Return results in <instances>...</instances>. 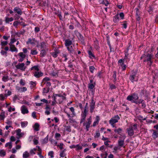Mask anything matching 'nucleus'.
Listing matches in <instances>:
<instances>
[{"label": "nucleus", "mask_w": 158, "mask_h": 158, "mask_svg": "<svg viewBox=\"0 0 158 158\" xmlns=\"http://www.w3.org/2000/svg\"><path fill=\"white\" fill-rule=\"evenodd\" d=\"M78 37L79 40L81 41V44L85 45V43L84 37L80 33H78Z\"/></svg>", "instance_id": "obj_9"}, {"label": "nucleus", "mask_w": 158, "mask_h": 158, "mask_svg": "<svg viewBox=\"0 0 158 158\" xmlns=\"http://www.w3.org/2000/svg\"><path fill=\"white\" fill-rule=\"evenodd\" d=\"M146 118H147L146 117L143 118V116L141 115H139L138 117V119L139 120H145L146 119Z\"/></svg>", "instance_id": "obj_48"}, {"label": "nucleus", "mask_w": 158, "mask_h": 158, "mask_svg": "<svg viewBox=\"0 0 158 158\" xmlns=\"http://www.w3.org/2000/svg\"><path fill=\"white\" fill-rule=\"evenodd\" d=\"M20 90L21 92H25L27 90V89L26 87H23V88H21Z\"/></svg>", "instance_id": "obj_62"}, {"label": "nucleus", "mask_w": 158, "mask_h": 158, "mask_svg": "<svg viewBox=\"0 0 158 158\" xmlns=\"http://www.w3.org/2000/svg\"><path fill=\"white\" fill-rule=\"evenodd\" d=\"M142 109H144L146 107V105L145 101L143 100L141 103V105L139 106Z\"/></svg>", "instance_id": "obj_30"}, {"label": "nucleus", "mask_w": 158, "mask_h": 158, "mask_svg": "<svg viewBox=\"0 0 158 158\" xmlns=\"http://www.w3.org/2000/svg\"><path fill=\"white\" fill-rule=\"evenodd\" d=\"M122 131V129L120 128H119L118 129H115L114 130L115 132H117L118 134L120 135V133H121Z\"/></svg>", "instance_id": "obj_35"}, {"label": "nucleus", "mask_w": 158, "mask_h": 158, "mask_svg": "<svg viewBox=\"0 0 158 158\" xmlns=\"http://www.w3.org/2000/svg\"><path fill=\"white\" fill-rule=\"evenodd\" d=\"M139 98L138 94L135 93H134L132 94L131 95H128L127 98V99L128 101H130L131 102L133 103L132 101H136L138 100Z\"/></svg>", "instance_id": "obj_2"}, {"label": "nucleus", "mask_w": 158, "mask_h": 158, "mask_svg": "<svg viewBox=\"0 0 158 158\" xmlns=\"http://www.w3.org/2000/svg\"><path fill=\"white\" fill-rule=\"evenodd\" d=\"M29 155L28 152H26L24 153L23 154V157L24 158H27L29 157Z\"/></svg>", "instance_id": "obj_39"}, {"label": "nucleus", "mask_w": 158, "mask_h": 158, "mask_svg": "<svg viewBox=\"0 0 158 158\" xmlns=\"http://www.w3.org/2000/svg\"><path fill=\"white\" fill-rule=\"evenodd\" d=\"M135 16L136 19L137 21H138V23H140V15Z\"/></svg>", "instance_id": "obj_57"}, {"label": "nucleus", "mask_w": 158, "mask_h": 158, "mask_svg": "<svg viewBox=\"0 0 158 158\" xmlns=\"http://www.w3.org/2000/svg\"><path fill=\"white\" fill-rule=\"evenodd\" d=\"M50 80V78L48 77H46L44 78L42 81L43 82H48V81Z\"/></svg>", "instance_id": "obj_54"}, {"label": "nucleus", "mask_w": 158, "mask_h": 158, "mask_svg": "<svg viewBox=\"0 0 158 158\" xmlns=\"http://www.w3.org/2000/svg\"><path fill=\"white\" fill-rule=\"evenodd\" d=\"M13 10L15 13L19 15H21L23 13L22 10L18 6L15 7Z\"/></svg>", "instance_id": "obj_8"}, {"label": "nucleus", "mask_w": 158, "mask_h": 158, "mask_svg": "<svg viewBox=\"0 0 158 158\" xmlns=\"http://www.w3.org/2000/svg\"><path fill=\"white\" fill-rule=\"evenodd\" d=\"M153 131V133L152 134V136L153 138L156 139L158 137V133L155 130Z\"/></svg>", "instance_id": "obj_27"}, {"label": "nucleus", "mask_w": 158, "mask_h": 158, "mask_svg": "<svg viewBox=\"0 0 158 158\" xmlns=\"http://www.w3.org/2000/svg\"><path fill=\"white\" fill-rule=\"evenodd\" d=\"M95 102L94 101V97H92L91 98V102H90V111L91 113H92L93 112L95 108Z\"/></svg>", "instance_id": "obj_6"}, {"label": "nucleus", "mask_w": 158, "mask_h": 158, "mask_svg": "<svg viewBox=\"0 0 158 158\" xmlns=\"http://www.w3.org/2000/svg\"><path fill=\"white\" fill-rule=\"evenodd\" d=\"M87 122H86V123L84 122L83 123V126H85V129H86L87 131H89V128L90 127V125L91 123V117L90 116L87 119Z\"/></svg>", "instance_id": "obj_4"}, {"label": "nucleus", "mask_w": 158, "mask_h": 158, "mask_svg": "<svg viewBox=\"0 0 158 158\" xmlns=\"http://www.w3.org/2000/svg\"><path fill=\"white\" fill-rule=\"evenodd\" d=\"M0 53L2 55L6 57L7 56V52L6 51H5L3 50H1Z\"/></svg>", "instance_id": "obj_36"}, {"label": "nucleus", "mask_w": 158, "mask_h": 158, "mask_svg": "<svg viewBox=\"0 0 158 158\" xmlns=\"http://www.w3.org/2000/svg\"><path fill=\"white\" fill-rule=\"evenodd\" d=\"M100 136V133L99 131L98 130L96 131V133L95 134L94 137L95 138H98Z\"/></svg>", "instance_id": "obj_37"}, {"label": "nucleus", "mask_w": 158, "mask_h": 158, "mask_svg": "<svg viewBox=\"0 0 158 158\" xmlns=\"http://www.w3.org/2000/svg\"><path fill=\"white\" fill-rule=\"evenodd\" d=\"M64 112L66 113L68 116V117L69 118V119L70 120H71V117L70 116V115L66 111H65V110H64ZM72 117L73 118L74 117V116H75L76 115V113L75 112H72Z\"/></svg>", "instance_id": "obj_17"}, {"label": "nucleus", "mask_w": 158, "mask_h": 158, "mask_svg": "<svg viewBox=\"0 0 158 158\" xmlns=\"http://www.w3.org/2000/svg\"><path fill=\"white\" fill-rule=\"evenodd\" d=\"M95 85V83H94V84H89L88 85V87L89 88L92 89L94 88Z\"/></svg>", "instance_id": "obj_33"}, {"label": "nucleus", "mask_w": 158, "mask_h": 158, "mask_svg": "<svg viewBox=\"0 0 158 158\" xmlns=\"http://www.w3.org/2000/svg\"><path fill=\"white\" fill-rule=\"evenodd\" d=\"M54 154V152L52 151L49 152L48 153V155L50 156L51 158H53L54 157L53 155Z\"/></svg>", "instance_id": "obj_55"}, {"label": "nucleus", "mask_w": 158, "mask_h": 158, "mask_svg": "<svg viewBox=\"0 0 158 158\" xmlns=\"http://www.w3.org/2000/svg\"><path fill=\"white\" fill-rule=\"evenodd\" d=\"M40 125L37 123H35L34 127V130L36 131H38L39 130Z\"/></svg>", "instance_id": "obj_23"}, {"label": "nucleus", "mask_w": 158, "mask_h": 158, "mask_svg": "<svg viewBox=\"0 0 158 158\" xmlns=\"http://www.w3.org/2000/svg\"><path fill=\"white\" fill-rule=\"evenodd\" d=\"M21 112L23 114L28 113V110L26 106L24 105L23 106L21 107Z\"/></svg>", "instance_id": "obj_12"}, {"label": "nucleus", "mask_w": 158, "mask_h": 158, "mask_svg": "<svg viewBox=\"0 0 158 158\" xmlns=\"http://www.w3.org/2000/svg\"><path fill=\"white\" fill-rule=\"evenodd\" d=\"M128 135L130 136H132L134 134V132L132 127H130L127 129Z\"/></svg>", "instance_id": "obj_11"}, {"label": "nucleus", "mask_w": 158, "mask_h": 158, "mask_svg": "<svg viewBox=\"0 0 158 158\" xmlns=\"http://www.w3.org/2000/svg\"><path fill=\"white\" fill-rule=\"evenodd\" d=\"M135 76H134V75H131L129 77V79L132 82H133L135 81Z\"/></svg>", "instance_id": "obj_41"}, {"label": "nucleus", "mask_w": 158, "mask_h": 158, "mask_svg": "<svg viewBox=\"0 0 158 158\" xmlns=\"http://www.w3.org/2000/svg\"><path fill=\"white\" fill-rule=\"evenodd\" d=\"M135 10L136 11L135 16L140 15V12L139 9L138 8H136Z\"/></svg>", "instance_id": "obj_46"}, {"label": "nucleus", "mask_w": 158, "mask_h": 158, "mask_svg": "<svg viewBox=\"0 0 158 158\" xmlns=\"http://www.w3.org/2000/svg\"><path fill=\"white\" fill-rule=\"evenodd\" d=\"M18 55H19L21 58H25L26 57V55L24 54L22 52L19 53L18 54Z\"/></svg>", "instance_id": "obj_44"}, {"label": "nucleus", "mask_w": 158, "mask_h": 158, "mask_svg": "<svg viewBox=\"0 0 158 158\" xmlns=\"http://www.w3.org/2000/svg\"><path fill=\"white\" fill-rule=\"evenodd\" d=\"M60 136L61 135L60 134L58 133H56L55 135V138L57 140H59V138H60Z\"/></svg>", "instance_id": "obj_53"}, {"label": "nucleus", "mask_w": 158, "mask_h": 158, "mask_svg": "<svg viewBox=\"0 0 158 158\" xmlns=\"http://www.w3.org/2000/svg\"><path fill=\"white\" fill-rule=\"evenodd\" d=\"M33 141L34 144L35 145H37L38 143V140L36 139H34Z\"/></svg>", "instance_id": "obj_64"}, {"label": "nucleus", "mask_w": 158, "mask_h": 158, "mask_svg": "<svg viewBox=\"0 0 158 158\" xmlns=\"http://www.w3.org/2000/svg\"><path fill=\"white\" fill-rule=\"evenodd\" d=\"M124 60L122 59H120L118 60V63H121L120 64L121 66H122L123 65V64H124Z\"/></svg>", "instance_id": "obj_56"}, {"label": "nucleus", "mask_w": 158, "mask_h": 158, "mask_svg": "<svg viewBox=\"0 0 158 158\" xmlns=\"http://www.w3.org/2000/svg\"><path fill=\"white\" fill-rule=\"evenodd\" d=\"M35 41V38H33L32 39L31 38H29L28 39V40L26 42V43L27 44L30 43L31 44H35V42L34 41Z\"/></svg>", "instance_id": "obj_21"}, {"label": "nucleus", "mask_w": 158, "mask_h": 158, "mask_svg": "<svg viewBox=\"0 0 158 158\" xmlns=\"http://www.w3.org/2000/svg\"><path fill=\"white\" fill-rule=\"evenodd\" d=\"M74 65L73 64L72 62H70L68 63V67L69 68L73 69V67Z\"/></svg>", "instance_id": "obj_45"}, {"label": "nucleus", "mask_w": 158, "mask_h": 158, "mask_svg": "<svg viewBox=\"0 0 158 158\" xmlns=\"http://www.w3.org/2000/svg\"><path fill=\"white\" fill-rule=\"evenodd\" d=\"M119 17L118 15V14L116 15L114 17L113 19V21L114 23H117L118 22L119 20Z\"/></svg>", "instance_id": "obj_22"}, {"label": "nucleus", "mask_w": 158, "mask_h": 158, "mask_svg": "<svg viewBox=\"0 0 158 158\" xmlns=\"http://www.w3.org/2000/svg\"><path fill=\"white\" fill-rule=\"evenodd\" d=\"M48 50L47 49H41L40 51V56L41 57H44L45 55H46L47 54V52L48 51Z\"/></svg>", "instance_id": "obj_15"}, {"label": "nucleus", "mask_w": 158, "mask_h": 158, "mask_svg": "<svg viewBox=\"0 0 158 158\" xmlns=\"http://www.w3.org/2000/svg\"><path fill=\"white\" fill-rule=\"evenodd\" d=\"M49 90V88H45L43 89V92L44 93H47Z\"/></svg>", "instance_id": "obj_47"}, {"label": "nucleus", "mask_w": 158, "mask_h": 158, "mask_svg": "<svg viewBox=\"0 0 158 158\" xmlns=\"http://www.w3.org/2000/svg\"><path fill=\"white\" fill-rule=\"evenodd\" d=\"M8 42L7 41H1V45L2 46H5L7 45Z\"/></svg>", "instance_id": "obj_42"}, {"label": "nucleus", "mask_w": 158, "mask_h": 158, "mask_svg": "<svg viewBox=\"0 0 158 158\" xmlns=\"http://www.w3.org/2000/svg\"><path fill=\"white\" fill-rule=\"evenodd\" d=\"M55 14L58 16L60 20H62V16L61 15V13L59 10L55 12Z\"/></svg>", "instance_id": "obj_31"}, {"label": "nucleus", "mask_w": 158, "mask_h": 158, "mask_svg": "<svg viewBox=\"0 0 158 158\" xmlns=\"http://www.w3.org/2000/svg\"><path fill=\"white\" fill-rule=\"evenodd\" d=\"M132 127L133 130H136L137 128V124L136 123Z\"/></svg>", "instance_id": "obj_63"}, {"label": "nucleus", "mask_w": 158, "mask_h": 158, "mask_svg": "<svg viewBox=\"0 0 158 158\" xmlns=\"http://www.w3.org/2000/svg\"><path fill=\"white\" fill-rule=\"evenodd\" d=\"M153 55L152 54L148 53L147 54H143L140 57V60H142L144 59L143 61V62H148V65L151 67L152 65L153 60Z\"/></svg>", "instance_id": "obj_1"}, {"label": "nucleus", "mask_w": 158, "mask_h": 158, "mask_svg": "<svg viewBox=\"0 0 158 158\" xmlns=\"http://www.w3.org/2000/svg\"><path fill=\"white\" fill-rule=\"evenodd\" d=\"M88 54L89 56V57L90 58H92L93 57L94 58H95V56L92 53L91 51L90 50L88 51Z\"/></svg>", "instance_id": "obj_24"}, {"label": "nucleus", "mask_w": 158, "mask_h": 158, "mask_svg": "<svg viewBox=\"0 0 158 158\" xmlns=\"http://www.w3.org/2000/svg\"><path fill=\"white\" fill-rule=\"evenodd\" d=\"M17 135H18L19 137H21L24 135V134L21 132V130L20 129H18L16 131Z\"/></svg>", "instance_id": "obj_19"}, {"label": "nucleus", "mask_w": 158, "mask_h": 158, "mask_svg": "<svg viewBox=\"0 0 158 158\" xmlns=\"http://www.w3.org/2000/svg\"><path fill=\"white\" fill-rule=\"evenodd\" d=\"M120 117L118 115H116L111 118L109 121V123L113 127H114V124L117 123Z\"/></svg>", "instance_id": "obj_3"}, {"label": "nucleus", "mask_w": 158, "mask_h": 158, "mask_svg": "<svg viewBox=\"0 0 158 158\" xmlns=\"http://www.w3.org/2000/svg\"><path fill=\"white\" fill-rule=\"evenodd\" d=\"M127 22L126 21H124L123 22V23H124L123 24H122V25L123 26V27L125 29H126L127 27Z\"/></svg>", "instance_id": "obj_59"}, {"label": "nucleus", "mask_w": 158, "mask_h": 158, "mask_svg": "<svg viewBox=\"0 0 158 158\" xmlns=\"http://www.w3.org/2000/svg\"><path fill=\"white\" fill-rule=\"evenodd\" d=\"M5 118V112L2 110V112L0 114V121L3 120Z\"/></svg>", "instance_id": "obj_20"}, {"label": "nucleus", "mask_w": 158, "mask_h": 158, "mask_svg": "<svg viewBox=\"0 0 158 158\" xmlns=\"http://www.w3.org/2000/svg\"><path fill=\"white\" fill-rule=\"evenodd\" d=\"M138 101H132L133 103H135L137 105H139L140 104H141L143 99H138Z\"/></svg>", "instance_id": "obj_28"}, {"label": "nucleus", "mask_w": 158, "mask_h": 158, "mask_svg": "<svg viewBox=\"0 0 158 158\" xmlns=\"http://www.w3.org/2000/svg\"><path fill=\"white\" fill-rule=\"evenodd\" d=\"M94 42V48L96 50L99 49L100 48V47L99 46V41L96 39Z\"/></svg>", "instance_id": "obj_14"}, {"label": "nucleus", "mask_w": 158, "mask_h": 158, "mask_svg": "<svg viewBox=\"0 0 158 158\" xmlns=\"http://www.w3.org/2000/svg\"><path fill=\"white\" fill-rule=\"evenodd\" d=\"M6 155V152L4 150H0V156L3 157Z\"/></svg>", "instance_id": "obj_29"}, {"label": "nucleus", "mask_w": 158, "mask_h": 158, "mask_svg": "<svg viewBox=\"0 0 158 158\" xmlns=\"http://www.w3.org/2000/svg\"><path fill=\"white\" fill-rule=\"evenodd\" d=\"M63 145H64V144H63V143H60V144L58 145L57 147H59L60 148L61 150H62L63 148Z\"/></svg>", "instance_id": "obj_61"}, {"label": "nucleus", "mask_w": 158, "mask_h": 158, "mask_svg": "<svg viewBox=\"0 0 158 158\" xmlns=\"http://www.w3.org/2000/svg\"><path fill=\"white\" fill-rule=\"evenodd\" d=\"M124 140H122L121 139H119L118 141V146L120 147H125V146H123L124 144Z\"/></svg>", "instance_id": "obj_18"}, {"label": "nucleus", "mask_w": 158, "mask_h": 158, "mask_svg": "<svg viewBox=\"0 0 158 158\" xmlns=\"http://www.w3.org/2000/svg\"><path fill=\"white\" fill-rule=\"evenodd\" d=\"M32 73L34 74V76L37 78H39L43 75V73L41 71H33Z\"/></svg>", "instance_id": "obj_10"}, {"label": "nucleus", "mask_w": 158, "mask_h": 158, "mask_svg": "<svg viewBox=\"0 0 158 158\" xmlns=\"http://www.w3.org/2000/svg\"><path fill=\"white\" fill-rule=\"evenodd\" d=\"M40 46L41 47V49H47L46 48V45L45 44V42H43L40 43Z\"/></svg>", "instance_id": "obj_25"}, {"label": "nucleus", "mask_w": 158, "mask_h": 158, "mask_svg": "<svg viewBox=\"0 0 158 158\" xmlns=\"http://www.w3.org/2000/svg\"><path fill=\"white\" fill-rule=\"evenodd\" d=\"M67 49L68 51L70 53L73 54L76 56L77 55V52L76 51V48L74 47V45H73L70 46L67 48Z\"/></svg>", "instance_id": "obj_5"}, {"label": "nucleus", "mask_w": 158, "mask_h": 158, "mask_svg": "<svg viewBox=\"0 0 158 158\" xmlns=\"http://www.w3.org/2000/svg\"><path fill=\"white\" fill-rule=\"evenodd\" d=\"M10 45V50L12 52H18L17 49L15 48V46L14 45L9 44Z\"/></svg>", "instance_id": "obj_13"}, {"label": "nucleus", "mask_w": 158, "mask_h": 158, "mask_svg": "<svg viewBox=\"0 0 158 158\" xmlns=\"http://www.w3.org/2000/svg\"><path fill=\"white\" fill-rule=\"evenodd\" d=\"M66 130L69 132H70L71 131V127L70 126H68L65 127Z\"/></svg>", "instance_id": "obj_52"}, {"label": "nucleus", "mask_w": 158, "mask_h": 158, "mask_svg": "<svg viewBox=\"0 0 158 158\" xmlns=\"http://www.w3.org/2000/svg\"><path fill=\"white\" fill-rule=\"evenodd\" d=\"M15 67L17 69H20L22 71H25L26 68L24 63H19L18 64L15 65Z\"/></svg>", "instance_id": "obj_7"}, {"label": "nucleus", "mask_w": 158, "mask_h": 158, "mask_svg": "<svg viewBox=\"0 0 158 158\" xmlns=\"http://www.w3.org/2000/svg\"><path fill=\"white\" fill-rule=\"evenodd\" d=\"M5 18V21L6 23H8L9 22H11L13 20V19L12 17L10 18L6 17Z\"/></svg>", "instance_id": "obj_26"}, {"label": "nucleus", "mask_w": 158, "mask_h": 158, "mask_svg": "<svg viewBox=\"0 0 158 158\" xmlns=\"http://www.w3.org/2000/svg\"><path fill=\"white\" fill-rule=\"evenodd\" d=\"M48 135L44 139H43L42 141V143L43 144L46 143L48 142Z\"/></svg>", "instance_id": "obj_34"}, {"label": "nucleus", "mask_w": 158, "mask_h": 158, "mask_svg": "<svg viewBox=\"0 0 158 158\" xmlns=\"http://www.w3.org/2000/svg\"><path fill=\"white\" fill-rule=\"evenodd\" d=\"M72 44V41L69 39H67L65 41V45L67 48L71 45Z\"/></svg>", "instance_id": "obj_16"}, {"label": "nucleus", "mask_w": 158, "mask_h": 158, "mask_svg": "<svg viewBox=\"0 0 158 158\" xmlns=\"http://www.w3.org/2000/svg\"><path fill=\"white\" fill-rule=\"evenodd\" d=\"M95 69V67L94 66H90L89 67V70L90 72L93 73L94 70Z\"/></svg>", "instance_id": "obj_50"}, {"label": "nucleus", "mask_w": 158, "mask_h": 158, "mask_svg": "<svg viewBox=\"0 0 158 158\" xmlns=\"http://www.w3.org/2000/svg\"><path fill=\"white\" fill-rule=\"evenodd\" d=\"M65 150L66 149H64L61 151L60 154V157H64L66 155L64 153V152Z\"/></svg>", "instance_id": "obj_32"}, {"label": "nucleus", "mask_w": 158, "mask_h": 158, "mask_svg": "<svg viewBox=\"0 0 158 158\" xmlns=\"http://www.w3.org/2000/svg\"><path fill=\"white\" fill-rule=\"evenodd\" d=\"M88 111L84 110L82 114V117H85L86 118L87 114H88Z\"/></svg>", "instance_id": "obj_43"}, {"label": "nucleus", "mask_w": 158, "mask_h": 158, "mask_svg": "<svg viewBox=\"0 0 158 158\" xmlns=\"http://www.w3.org/2000/svg\"><path fill=\"white\" fill-rule=\"evenodd\" d=\"M8 77L7 76H3L2 78V80L4 82H6L8 80Z\"/></svg>", "instance_id": "obj_58"}, {"label": "nucleus", "mask_w": 158, "mask_h": 158, "mask_svg": "<svg viewBox=\"0 0 158 158\" xmlns=\"http://www.w3.org/2000/svg\"><path fill=\"white\" fill-rule=\"evenodd\" d=\"M112 77L114 79V81H116V72L115 71L113 72V74Z\"/></svg>", "instance_id": "obj_51"}, {"label": "nucleus", "mask_w": 158, "mask_h": 158, "mask_svg": "<svg viewBox=\"0 0 158 158\" xmlns=\"http://www.w3.org/2000/svg\"><path fill=\"white\" fill-rule=\"evenodd\" d=\"M27 122H21V126L23 128L25 127L27 124Z\"/></svg>", "instance_id": "obj_40"}, {"label": "nucleus", "mask_w": 158, "mask_h": 158, "mask_svg": "<svg viewBox=\"0 0 158 158\" xmlns=\"http://www.w3.org/2000/svg\"><path fill=\"white\" fill-rule=\"evenodd\" d=\"M31 53L32 55H35L38 53V52L36 50H31Z\"/></svg>", "instance_id": "obj_49"}, {"label": "nucleus", "mask_w": 158, "mask_h": 158, "mask_svg": "<svg viewBox=\"0 0 158 158\" xmlns=\"http://www.w3.org/2000/svg\"><path fill=\"white\" fill-rule=\"evenodd\" d=\"M31 70H33V69H35L36 70V71H39V69L38 68V65L34 66L32 67L31 68Z\"/></svg>", "instance_id": "obj_38"}, {"label": "nucleus", "mask_w": 158, "mask_h": 158, "mask_svg": "<svg viewBox=\"0 0 158 158\" xmlns=\"http://www.w3.org/2000/svg\"><path fill=\"white\" fill-rule=\"evenodd\" d=\"M34 31L35 33H37L40 31V28L39 27H36L35 28Z\"/></svg>", "instance_id": "obj_60"}]
</instances>
